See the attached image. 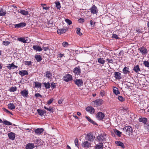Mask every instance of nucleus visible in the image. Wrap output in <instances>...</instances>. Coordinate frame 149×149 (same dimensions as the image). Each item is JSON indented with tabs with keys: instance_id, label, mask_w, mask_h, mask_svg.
<instances>
[{
	"instance_id": "nucleus-59",
	"label": "nucleus",
	"mask_w": 149,
	"mask_h": 149,
	"mask_svg": "<svg viewBox=\"0 0 149 149\" xmlns=\"http://www.w3.org/2000/svg\"><path fill=\"white\" fill-rule=\"evenodd\" d=\"M145 127H146V129L148 131H149V124H146L145 125Z\"/></svg>"
},
{
	"instance_id": "nucleus-10",
	"label": "nucleus",
	"mask_w": 149,
	"mask_h": 149,
	"mask_svg": "<svg viewBox=\"0 0 149 149\" xmlns=\"http://www.w3.org/2000/svg\"><path fill=\"white\" fill-rule=\"evenodd\" d=\"M91 143L87 141H84L82 143V146L84 148H88L91 146Z\"/></svg>"
},
{
	"instance_id": "nucleus-53",
	"label": "nucleus",
	"mask_w": 149,
	"mask_h": 149,
	"mask_svg": "<svg viewBox=\"0 0 149 149\" xmlns=\"http://www.w3.org/2000/svg\"><path fill=\"white\" fill-rule=\"evenodd\" d=\"M68 45V43L67 42H64L62 43V45L64 47H67Z\"/></svg>"
},
{
	"instance_id": "nucleus-26",
	"label": "nucleus",
	"mask_w": 149,
	"mask_h": 149,
	"mask_svg": "<svg viewBox=\"0 0 149 149\" xmlns=\"http://www.w3.org/2000/svg\"><path fill=\"white\" fill-rule=\"evenodd\" d=\"M115 143L117 146H121L123 148H125V146L124 144L119 141H116Z\"/></svg>"
},
{
	"instance_id": "nucleus-15",
	"label": "nucleus",
	"mask_w": 149,
	"mask_h": 149,
	"mask_svg": "<svg viewBox=\"0 0 149 149\" xmlns=\"http://www.w3.org/2000/svg\"><path fill=\"white\" fill-rule=\"evenodd\" d=\"M44 131L43 128H37L34 130V132L37 134H40L42 133Z\"/></svg>"
},
{
	"instance_id": "nucleus-16",
	"label": "nucleus",
	"mask_w": 149,
	"mask_h": 149,
	"mask_svg": "<svg viewBox=\"0 0 149 149\" xmlns=\"http://www.w3.org/2000/svg\"><path fill=\"white\" fill-rule=\"evenodd\" d=\"M114 77L116 79H119L121 78V74L118 72H115L114 73Z\"/></svg>"
},
{
	"instance_id": "nucleus-12",
	"label": "nucleus",
	"mask_w": 149,
	"mask_h": 149,
	"mask_svg": "<svg viewBox=\"0 0 149 149\" xmlns=\"http://www.w3.org/2000/svg\"><path fill=\"white\" fill-rule=\"evenodd\" d=\"M104 101L102 99H97L94 101V104L97 106H100L103 103Z\"/></svg>"
},
{
	"instance_id": "nucleus-28",
	"label": "nucleus",
	"mask_w": 149,
	"mask_h": 149,
	"mask_svg": "<svg viewBox=\"0 0 149 149\" xmlns=\"http://www.w3.org/2000/svg\"><path fill=\"white\" fill-rule=\"evenodd\" d=\"M35 58L38 62H40L42 60V56L39 55H35Z\"/></svg>"
},
{
	"instance_id": "nucleus-39",
	"label": "nucleus",
	"mask_w": 149,
	"mask_h": 149,
	"mask_svg": "<svg viewBox=\"0 0 149 149\" xmlns=\"http://www.w3.org/2000/svg\"><path fill=\"white\" fill-rule=\"evenodd\" d=\"M114 132L118 136H120L121 132L120 131L115 129L114 130Z\"/></svg>"
},
{
	"instance_id": "nucleus-22",
	"label": "nucleus",
	"mask_w": 149,
	"mask_h": 149,
	"mask_svg": "<svg viewBox=\"0 0 149 149\" xmlns=\"http://www.w3.org/2000/svg\"><path fill=\"white\" fill-rule=\"evenodd\" d=\"M8 135L9 139L11 140H14L15 138V134L12 132L9 133Z\"/></svg>"
},
{
	"instance_id": "nucleus-23",
	"label": "nucleus",
	"mask_w": 149,
	"mask_h": 149,
	"mask_svg": "<svg viewBox=\"0 0 149 149\" xmlns=\"http://www.w3.org/2000/svg\"><path fill=\"white\" fill-rule=\"evenodd\" d=\"M34 147V144L32 143H29L26 146V149H32Z\"/></svg>"
},
{
	"instance_id": "nucleus-4",
	"label": "nucleus",
	"mask_w": 149,
	"mask_h": 149,
	"mask_svg": "<svg viewBox=\"0 0 149 149\" xmlns=\"http://www.w3.org/2000/svg\"><path fill=\"white\" fill-rule=\"evenodd\" d=\"M89 10L91 13L93 14L97 13L98 11V10L97 7L95 5L92 6Z\"/></svg>"
},
{
	"instance_id": "nucleus-32",
	"label": "nucleus",
	"mask_w": 149,
	"mask_h": 149,
	"mask_svg": "<svg viewBox=\"0 0 149 149\" xmlns=\"http://www.w3.org/2000/svg\"><path fill=\"white\" fill-rule=\"evenodd\" d=\"M133 70L136 73L140 71L139 65H137L134 67Z\"/></svg>"
},
{
	"instance_id": "nucleus-60",
	"label": "nucleus",
	"mask_w": 149,
	"mask_h": 149,
	"mask_svg": "<svg viewBox=\"0 0 149 149\" xmlns=\"http://www.w3.org/2000/svg\"><path fill=\"white\" fill-rule=\"evenodd\" d=\"M90 23L91 26H93L95 25V22L91 20L90 21Z\"/></svg>"
},
{
	"instance_id": "nucleus-38",
	"label": "nucleus",
	"mask_w": 149,
	"mask_h": 149,
	"mask_svg": "<svg viewBox=\"0 0 149 149\" xmlns=\"http://www.w3.org/2000/svg\"><path fill=\"white\" fill-rule=\"evenodd\" d=\"M66 31V30L64 29H58L57 31V33L58 34H61L65 33Z\"/></svg>"
},
{
	"instance_id": "nucleus-42",
	"label": "nucleus",
	"mask_w": 149,
	"mask_h": 149,
	"mask_svg": "<svg viewBox=\"0 0 149 149\" xmlns=\"http://www.w3.org/2000/svg\"><path fill=\"white\" fill-rule=\"evenodd\" d=\"M3 123L6 125H12V124L10 122L6 120H3Z\"/></svg>"
},
{
	"instance_id": "nucleus-13",
	"label": "nucleus",
	"mask_w": 149,
	"mask_h": 149,
	"mask_svg": "<svg viewBox=\"0 0 149 149\" xmlns=\"http://www.w3.org/2000/svg\"><path fill=\"white\" fill-rule=\"evenodd\" d=\"M86 110L91 114H93L95 112V109L91 107H88L86 109Z\"/></svg>"
},
{
	"instance_id": "nucleus-63",
	"label": "nucleus",
	"mask_w": 149,
	"mask_h": 149,
	"mask_svg": "<svg viewBox=\"0 0 149 149\" xmlns=\"http://www.w3.org/2000/svg\"><path fill=\"white\" fill-rule=\"evenodd\" d=\"M35 96L36 97H42V96L39 93H36Z\"/></svg>"
},
{
	"instance_id": "nucleus-46",
	"label": "nucleus",
	"mask_w": 149,
	"mask_h": 149,
	"mask_svg": "<svg viewBox=\"0 0 149 149\" xmlns=\"http://www.w3.org/2000/svg\"><path fill=\"white\" fill-rule=\"evenodd\" d=\"M10 44V42L8 41H4L3 42V44L5 46H7Z\"/></svg>"
},
{
	"instance_id": "nucleus-54",
	"label": "nucleus",
	"mask_w": 149,
	"mask_h": 149,
	"mask_svg": "<svg viewBox=\"0 0 149 149\" xmlns=\"http://www.w3.org/2000/svg\"><path fill=\"white\" fill-rule=\"evenodd\" d=\"M53 98H51L47 102V104L49 105L51 104L53 102Z\"/></svg>"
},
{
	"instance_id": "nucleus-11",
	"label": "nucleus",
	"mask_w": 149,
	"mask_h": 149,
	"mask_svg": "<svg viewBox=\"0 0 149 149\" xmlns=\"http://www.w3.org/2000/svg\"><path fill=\"white\" fill-rule=\"evenodd\" d=\"M81 69L79 67H76L73 70V72L75 74L79 75L81 73Z\"/></svg>"
},
{
	"instance_id": "nucleus-34",
	"label": "nucleus",
	"mask_w": 149,
	"mask_h": 149,
	"mask_svg": "<svg viewBox=\"0 0 149 149\" xmlns=\"http://www.w3.org/2000/svg\"><path fill=\"white\" fill-rule=\"evenodd\" d=\"M46 76L48 78L51 79L52 76V74L49 71H47L46 72Z\"/></svg>"
},
{
	"instance_id": "nucleus-2",
	"label": "nucleus",
	"mask_w": 149,
	"mask_h": 149,
	"mask_svg": "<svg viewBox=\"0 0 149 149\" xmlns=\"http://www.w3.org/2000/svg\"><path fill=\"white\" fill-rule=\"evenodd\" d=\"M123 130L124 131L126 132L127 134L129 135H130V134H132L133 130L131 126H126L123 128Z\"/></svg>"
},
{
	"instance_id": "nucleus-56",
	"label": "nucleus",
	"mask_w": 149,
	"mask_h": 149,
	"mask_svg": "<svg viewBox=\"0 0 149 149\" xmlns=\"http://www.w3.org/2000/svg\"><path fill=\"white\" fill-rule=\"evenodd\" d=\"M56 84H55L54 83H53V82L51 83V87H52L53 88H56V85H55Z\"/></svg>"
},
{
	"instance_id": "nucleus-18",
	"label": "nucleus",
	"mask_w": 149,
	"mask_h": 149,
	"mask_svg": "<svg viewBox=\"0 0 149 149\" xmlns=\"http://www.w3.org/2000/svg\"><path fill=\"white\" fill-rule=\"evenodd\" d=\"M37 111L38 114L41 116H42L44 113H46V111L44 110H42L41 109H38Z\"/></svg>"
},
{
	"instance_id": "nucleus-17",
	"label": "nucleus",
	"mask_w": 149,
	"mask_h": 149,
	"mask_svg": "<svg viewBox=\"0 0 149 149\" xmlns=\"http://www.w3.org/2000/svg\"><path fill=\"white\" fill-rule=\"evenodd\" d=\"M19 74L22 77H23L25 75H27L28 74V73L27 71L25 70H23L19 71Z\"/></svg>"
},
{
	"instance_id": "nucleus-55",
	"label": "nucleus",
	"mask_w": 149,
	"mask_h": 149,
	"mask_svg": "<svg viewBox=\"0 0 149 149\" xmlns=\"http://www.w3.org/2000/svg\"><path fill=\"white\" fill-rule=\"evenodd\" d=\"M3 110L4 111L6 112L7 113H10L12 115H13L12 113L11 112L9 111L8 110H7L6 108H3Z\"/></svg>"
},
{
	"instance_id": "nucleus-40",
	"label": "nucleus",
	"mask_w": 149,
	"mask_h": 149,
	"mask_svg": "<svg viewBox=\"0 0 149 149\" xmlns=\"http://www.w3.org/2000/svg\"><path fill=\"white\" fill-rule=\"evenodd\" d=\"M55 4L56 7L58 9H60L61 7V6L59 2V1L56 2Z\"/></svg>"
},
{
	"instance_id": "nucleus-1",
	"label": "nucleus",
	"mask_w": 149,
	"mask_h": 149,
	"mask_svg": "<svg viewBox=\"0 0 149 149\" xmlns=\"http://www.w3.org/2000/svg\"><path fill=\"white\" fill-rule=\"evenodd\" d=\"M108 137L107 135L105 134H101L99 135L97 137V141L99 142L104 143L106 142L107 139Z\"/></svg>"
},
{
	"instance_id": "nucleus-7",
	"label": "nucleus",
	"mask_w": 149,
	"mask_h": 149,
	"mask_svg": "<svg viewBox=\"0 0 149 149\" xmlns=\"http://www.w3.org/2000/svg\"><path fill=\"white\" fill-rule=\"evenodd\" d=\"M17 40L24 43H29L31 41L30 39H27V38H17Z\"/></svg>"
},
{
	"instance_id": "nucleus-21",
	"label": "nucleus",
	"mask_w": 149,
	"mask_h": 149,
	"mask_svg": "<svg viewBox=\"0 0 149 149\" xmlns=\"http://www.w3.org/2000/svg\"><path fill=\"white\" fill-rule=\"evenodd\" d=\"M20 93L21 95L24 97H26L28 94L29 92L27 90L25 89L22 91Z\"/></svg>"
},
{
	"instance_id": "nucleus-33",
	"label": "nucleus",
	"mask_w": 149,
	"mask_h": 149,
	"mask_svg": "<svg viewBox=\"0 0 149 149\" xmlns=\"http://www.w3.org/2000/svg\"><path fill=\"white\" fill-rule=\"evenodd\" d=\"M8 107L9 109L11 110H13L15 109V107L13 103H10L8 104Z\"/></svg>"
},
{
	"instance_id": "nucleus-5",
	"label": "nucleus",
	"mask_w": 149,
	"mask_h": 149,
	"mask_svg": "<svg viewBox=\"0 0 149 149\" xmlns=\"http://www.w3.org/2000/svg\"><path fill=\"white\" fill-rule=\"evenodd\" d=\"M104 114L102 112H98L96 114V117L97 119L99 120H103L104 118Z\"/></svg>"
},
{
	"instance_id": "nucleus-44",
	"label": "nucleus",
	"mask_w": 149,
	"mask_h": 149,
	"mask_svg": "<svg viewBox=\"0 0 149 149\" xmlns=\"http://www.w3.org/2000/svg\"><path fill=\"white\" fill-rule=\"evenodd\" d=\"M32 63V62L31 61H24L25 64L28 66L31 65Z\"/></svg>"
},
{
	"instance_id": "nucleus-64",
	"label": "nucleus",
	"mask_w": 149,
	"mask_h": 149,
	"mask_svg": "<svg viewBox=\"0 0 149 149\" xmlns=\"http://www.w3.org/2000/svg\"><path fill=\"white\" fill-rule=\"evenodd\" d=\"M43 48L44 49V50L45 51H47L49 49V48L48 47H43Z\"/></svg>"
},
{
	"instance_id": "nucleus-47",
	"label": "nucleus",
	"mask_w": 149,
	"mask_h": 149,
	"mask_svg": "<svg viewBox=\"0 0 149 149\" xmlns=\"http://www.w3.org/2000/svg\"><path fill=\"white\" fill-rule=\"evenodd\" d=\"M53 25V23H51L50 22H49L48 24L47 25V27L48 28L52 29V27Z\"/></svg>"
},
{
	"instance_id": "nucleus-41",
	"label": "nucleus",
	"mask_w": 149,
	"mask_h": 149,
	"mask_svg": "<svg viewBox=\"0 0 149 149\" xmlns=\"http://www.w3.org/2000/svg\"><path fill=\"white\" fill-rule=\"evenodd\" d=\"M17 90V88L16 86L11 87L9 90L10 92H14Z\"/></svg>"
},
{
	"instance_id": "nucleus-8",
	"label": "nucleus",
	"mask_w": 149,
	"mask_h": 149,
	"mask_svg": "<svg viewBox=\"0 0 149 149\" xmlns=\"http://www.w3.org/2000/svg\"><path fill=\"white\" fill-rule=\"evenodd\" d=\"M64 80L66 82H68L72 79V76L68 74H67L64 77Z\"/></svg>"
},
{
	"instance_id": "nucleus-35",
	"label": "nucleus",
	"mask_w": 149,
	"mask_h": 149,
	"mask_svg": "<svg viewBox=\"0 0 149 149\" xmlns=\"http://www.w3.org/2000/svg\"><path fill=\"white\" fill-rule=\"evenodd\" d=\"M6 14L5 10H3L2 8H0V16H3L5 15Z\"/></svg>"
},
{
	"instance_id": "nucleus-6",
	"label": "nucleus",
	"mask_w": 149,
	"mask_h": 149,
	"mask_svg": "<svg viewBox=\"0 0 149 149\" xmlns=\"http://www.w3.org/2000/svg\"><path fill=\"white\" fill-rule=\"evenodd\" d=\"M75 84L78 87H80L83 85V82L82 79H76L74 80Z\"/></svg>"
},
{
	"instance_id": "nucleus-36",
	"label": "nucleus",
	"mask_w": 149,
	"mask_h": 149,
	"mask_svg": "<svg viewBox=\"0 0 149 149\" xmlns=\"http://www.w3.org/2000/svg\"><path fill=\"white\" fill-rule=\"evenodd\" d=\"M35 87L41 88V84L39 82H35Z\"/></svg>"
},
{
	"instance_id": "nucleus-49",
	"label": "nucleus",
	"mask_w": 149,
	"mask_h": 149,
	"mask_svg": "<svg viewBox=\"0 0 149 149\" xmlns=\"http://www.w3.org/2000/svg\"><path fill=\"white\" fill-rule=\"evenodd\" d=\"M65 21L69 25H70L72 24V22L71 20L69 19H65Z\"/></svg>"
},
{
	"instance_id": "nucleus-25",
	"label": "nucleus",
	"mask_w": 149,
	"mask_h": 149,
	"mask_svg": "<svg viewBox=\"0 0 149 149\" xmlns=\"http://www.w3.org/2000/svg\"><path fill=\"white\" fill-rule=\"evenodd\" d=\"M99 144L96 145L95 146L96 149H102L103 148V143L99 142Z\"/></svg>"
},
{
	"instance_id": "nucleus-52",
	"label": "nucleus",
	"mask_w": 149,
	"mask_h": 149,
	"mask_svg": "<svg viewBox=\"0 0 149 149\" xmlns=\"http://www.w3.org/2000/svg\"><path fill=\"white\" fill-rule=\"evenodd\" d=\"M44 108L45 109L49 111H52V112L53 110V109H52V108H51V107H49V108H47L45 106Z\"/></svg>"
},
{
	"instance_id": "nucleus-29",
	"label": "nucleus",
	"mask_w": 149,
	"mask_h": 149,
	"mask_svg": "<svg viewBox=\"0 0 149 149\" xmlns=\"http://www.w3.org/2000/svg\"><path fill=\"white\" fill-rule=\"evenodd\" d=\"M123 73L125 74H129L130 72L129 71V68L125 66L123 70Z\"/></svg>"
},
{
	"instance_id": "nucleus-58",
	"label": "nucleus",
	"mask_w": 149,
	"mask_h": 149,
	"mask_svg": "<svg viewBox=\"0 0 149 149\" xmlns=\"http://www.w3.org/2000/svg\"><path fill=\"white\" fill-rule=\"evenodd\" d=\"M139 109H140V110H139L140 111V112H142V111L145 110V108L143 106V107H140V106H139Z\"/></svg>"
},
{
	"instance_id": "nucleus-30",
	"label": "nucleus",
	"mask_w": 149,
	"mask_h": 149,
	"mask_svg": "<svg viewBox=\"0 0 149 149\" xmlns=\"http://www.w3.org/2000/svg\"><path fill=\"white\" fill-rule=\"evenodd\" d=\"M97 62L103 65L105 62V60L102 58H97Z\"/></svg>"
},
{
	"instance_id": "nucleus-61",
	"label": "nucleus",
	"mask_w": 149,
	"mask_h": 149,
	"mask_svg": "<svg viewBox=\"0 0 149 149\" xmlns=\"http://www.w3.org/2000/svg\"><path fill=\"white\" fill-rule=\"evenodd\" d=\"M106 60L108 61V63L113 64V61L112 59H109L108 58L106 59Z\"/></svg>"
},
{
	"instance_id": "nucleus-57",
	"label": "nucleus",
	"mask_w": 149,
	"mask_h": 149,
	"mask_svg": "<svg viewBox=\"0 0 149 149\" xmlns=\"http://www.w3.org/2000/svg\"><path fill=\"white\" fill-rule=\"evenodd\" d=\"M78 21L80 23H82L84 21V19L83 18H80L78 19Z\"/></svg>"
},
{
	"instance_id": "nucleus-14",
	"label": "nucleus",
	"mask_w": 149,
	"mask_h": 149,
	"mask_svg": "<svg viewBox=\"0 0 149 149\" xmlns=\"http://www.w3.org/2000/svg\"><path fill=\"white\" fill-rule=\"evenodd\" d=\"M26 23L25 22H21L19 24L14 25L15 28H22L25 26L26 25Z\"/></svg>"
},
{
	"instance_id": "nucleus-51",
	"label": "nucleus",
	"mask_w": 149,
	"mask_h": 149,
	"mask_svg": "<svg viewBox=\"0 0 149 149\" xmlns=\"http://www.w3.org/2000/svg\"><path fill=\"white\" fill-rule=\"evenodd\" d=\"M74 143L75 145L78 148H79V144L78 143V140L77 138H76L74 140Z\"/></svg>"
},
{
	"instance_id": "nucleus-20",
	"label": "nucleus",
	"mask_w": 149,
	"mask_h": 149,
	"mask_svg": "<svg viewBox=\"0 0 149 149\" xmlns=\"http://www.w3.org/2000/svg\"><path fill=\"white\" fill-rule=\"evenodd\" d=\"M7 67L10 70H11V69H13L15 68H17V66L15 65L13 63H12L11 64H9Z\"/></svg>"
},
{
	"instance_id": "nucleus-9",
	"label": "nucleus",
	"mask_w": 149,
	"mask_h": 149,
	"mask_svg": "<svg viewBox=\"0 0 149 149\" xmlns=\"http://www.w3.org/2000/svg\"><path fill=\"white\" fill-rule=\"evenodd\" d=\"M138 50L143 54H145L148 53L147 49L144 47H140Z\"/></svg>"
},
{
	"instance_id": "nucleus-27",
	"label": "nucleus",
	"mask_w": 149,
	"mask_h": 149,
	"mask_svg": "<svg viewBox=\"0 0 149 149\" xmlns=\"http://www.w3.org/2000/svg\"><path fill=\"white\" fill-rule=\"evenodd\" d=\"M139 121L140 122H142L144 124H146L147 122V119L146 118H140L139 119Z\"/></svg>"
},
{
	"instance_id": "nucleus-24",
	"label": "nucleus",
	"mask_w": 149,
	"mask_h": 149,
	"mask_svg": "<svg viewBox=\"0 0 149 149\" xmlns=\"http://www.w3.org/2000/svg\"><path fill=\"white\" fill-rule=\"evenodd\" d=\"M85 118L88 120L90 123L93 125H97V124L93 120H92L90 117L86 116Z\"/></svg>"
},
{
	"instance_id": "nucleus-43",
	"label": "nucleus",
	"mask_w": 149,
	"mask_h": 149,
	"mask_svg": "<svg viewBox=\"0 0 149 149\" xmlns=\"http://www.w3.org/2000/svg\"><path fill=\"white\" fill-rule=\"evenodd\" d=\"M118 100L121 102H123L125 100L124 98L121 96H119L118 97Z\"/></svg>"
},
{
	"instance_id": "nucleus-62",
	"label": "nucleus",
	"mask_w": 149,
	"mask_h": 149,
	"mask_svg": "<svg viewBox=\"0 0 149 149\" xmlns=\"http://www.w3.org/2000/svg\"><path fill=\"white\" fill-rule=\"evenodd\" d=\"M136 31L138 33H141L142 32L141 30L138 28L136 29Z\"/></svg>"
},
{
	"instance_id": "nucleus-3",
	"label": "nucleus",
	"mask_w": 149,
	"mask_h": 149,
	"mask_svg": "<svg viewBox=\"0 0 149 149\" xmlns=\"http://www.w3.org/2000/svg\"><path fill=\"white\" fill-rule=\"evenodd\" d=\"M95 138V136H93L92 133L88 134L85 137L86 139L91 141H93Z\"/></svg>"
},
{
	"instance_id": "nucleus-31",
	"label": "nucleus",
	"mask_w": 149,
	"mask_h": 149,
	"mask_svg": "<svg viewBox=\"0 0 149 149\" xmlns=\"http://www.w3.org/2000/svg\"><path fill=\"white\" fill-rule=\"evenodd\" d=\"M19 13L25 15H27L29 14L28 11H25V10H20V11Z\"/></svg>"
},
{
	"instance_id": "nucleus-48",
	"label": "nucleus",
	"mask_w": 149,
	"mask_h": 149,
	"mask_svg": "<svg viewBox=\"0 0 149 149\" xmlns=\"http://www.w3.org/2000/svg\"><path fill=\"white\" fill-rule=\"evenodd\" d=\"M113 92L116 95H117L120 93L117 88H116V89H113Z\"/></svg>"
},
{
	"instance_id": "nucleus-19",
	"label": "nucleus",
	"mask_w": 149,
	"mask_h": 149,
	"mask_svg": "<svg viewBox=\"0 0 149 149\" xmlns=\"http://www.w3.org/2000/svg\"><path fill=\"white\" fill-rule=\"evenodd\" d=\"M33 48L34 50L39 52L41 51L42 50V49L40 47L37 45H33Z\"/></svg>"
},
{
	"instance_id": "nucleus-37",
	"label": "nucleus",
	"mask_w": 149,
	"mask_h": 149,
	"mask_svg": "<svg viewBox=\"0 0 149 149\" xmlns=\"http://www.w3.org/2000/svg\"><path fill=\"white\" fill-rule=\"evenodd\" d=\"M42 84L44 85L46 89L49 88L50 87V84L49 82L47 83L45 82L42 83Z\"/></svg>"
},
{
	"instance_id": "nucleus-45",
	"label": "nucleus",
	"mask_w": 149,
	"mask_h": 149,
	"mask_svg": "<svg viewBox=\"0 0 149 149\" xmlns=\"http://www.w3.org/2000/svg\"><path fill=\"white\" fill-rule=\"evenodd\" d=\"M143 65L149 67V63L147 61H145L143 62Z\"/></svg>"
},
{
	"instance_id": "nucleus-50",
	"label": "nucleus",
	"mask_w": 149,
	"mask_h": 149,
	"mask_svg": "<svg viewBox=\"0 0 149 149\" xmlns=\"http://www.w3.org/2000/svg\"><path fill=\"white\" fill-rule=\"evenodd\" d=\"M80 29L79 28H77V34H78L79 36H81L82 35V33L80 32Z\"/></svg>"
}]
</instances>
